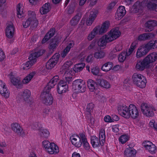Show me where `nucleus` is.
I'll use <instances>...</instances> for the list:
<instances>
[{
	"label": "nucleus",
	"instance_id": "1",
	"mask_svg": "<svg viewBox=\"0 0 157 157\" xmlns=\"http://www.w3.org/2000/svg\"><path fill=\"white\" fill-rule=\"evenodd\" d=\"M119 113L123 117L133 119H138L140 116V112L137 108L133 104H130L128 107L125 105H120L118 108Z\"/></svg>",
	"mask_w": 157,
	"mask_h": 157
},
{
	"label": "nucleus",
	"instance_id": "2",
	"mask_svg": "<svg viewBox=\"0 0 157 157\" xmlns=\"http://www.w3.org/2000/svg\"><path fill=\"white\" fill-rule=\"evenodd\" d=\"M42 145L45 151L50 154H57L59 152V147L53 142H50L48 140H45L42 142Z\"/></svg>",
	"mask_w": 157,
	"mask_h": 157
},
{
	"label": "nucleus",
	"instance_id": "3",
	"mask_svg": "<svg viewBox=\"0 0 157 157\" xmlns=\"http://www.w3.org/2000/svg\"><path fill=\"white\" fill-rule=\"evenodd\" d=\"M72 90L77 93L85 92L86 90L85 82L81 79L75 80L73 82Z\"/></svg>",
	"mask_w": 157,
	"mask_h": 157
},
{
	"label": "nucleus",
	"instance_id": "4",
	"mask_svg": "<svg viewBox=\"0 0 157 157\" xmlns=\"http://www.w3.org/2000/svg\"><path fill=\"white\" fill-rule=\"evenodd\" d=\"M132 78L133 83L136 86L141 88H144L146 86L147 80L143 75L135 73L132 75Z\"/></svg>",
	"mask_w": 157,
	"mask_h": 157
},
{
	"label": "nucleus",
	"instance_id": "5",
	"mask_svg": "<svg viewBox=\"0 0 157 157\" xmlns=\"http://www.w3.org/2000/svg\"><path fill=\"white\" fill-rule=\"evenodd\" d=\"M140 107L143 114L149 117L153 116L154 115V112L156 110L153 106L145 103H142Z\"/></svg>",
	"mask_w": 157,
	"mask_h": 157
},
{
	"label": "nucleus",
	"instance_id": "6",
	"mask_svg": "<svg viewBox=\"0 0 157 157\" xmlns=\"http://www.w3.org/2000/svg\"><path fill=\"white\" fill-rule=\"evenodd\" d=\"M111 42L120 37L121 33L118 27L112 29L106 34Z\"/></svg>",
	"mask_w": 157,
	"mask_h": 157
},
{
	"label": "nucleus",
	"instance_id": "7",
	"mask_svg": "<svg viewBox=\"0 0 157 157\" xmlns=\"http://www.w3.org/2000/svg\"><path fill=\"white\" fill-rule=\"evenodd\" d=\"M60 57L59 53H56L48 61L46 64V67L48 69L53 68L59 60Z\"/></svg>",
	"mask_w": 157,
	"mask_h": 157
},
{
	"label": "nucleus",
	"instance_id": "8",
	"mask_svg": "<svg viewBox=\"0 0 157 157\" xmlns=\"http://www.w3.org/2000/svg\"><path fill=\"white\" fill-rule=\"evenodd\" d=\"M41 96L43 98V102L44 104L47 105H50L52 104L53 98L51 95L49 94V92H47V91H44V90Z\"/></svg>",
	"mask_w": 157,
	"mask_h": 157
},
{
	"label": "nucleus",
	"instance_id": "9",
	"mask_svg": "<svg viewBox=\"0 0 157 157\" xmlns=\"http://www.w3.org/2000/svg\"><path fill=\"white\" fill-rule=\"evenodd\" d=\"M81 135H84L83 133H80L78 135H74L70 137L71 141L72 144L75 147H79L82 145V139L80 138Z\"/></svg>",
	"mask_w": 157,
	"mask_h": 157
},
{
	"label": "nucleus",
	"instance_id": "10",
	"mask_svg": "<svg viewBox=\"0 0 157 157\" xmlns=\"http://www.w3.org/2000/svg\"><path fill=\"white\" fill-rule=\"evenodd\" d=\"M143 145L145 149L151 154L155 153L157 150L156 146L153 143L149 141H145L143 143Z\"/></svg>",
	"mask_w": 157,
	"mask_h": 157
},
{
	"label": "nucleus",
	"instance_id": "11",
	"mask_svg": "<svg viewBox=\"0 0 157 157\" xmlns=\"http://www.w3.org/2000/svg\"><path fill=\"white\" fill-rule=\"evenodd\" d=\"M0 94L6 98H8L10 96V92L6 87L5 83L0 80Z\"/></svg>",
	"mask_w": 157,
	"mask_h": 157
},
{
	"label": "nucleus",
	"instance_id": "12",
	"mask_svg": "<svg viewBox=\"0 0 157 157\" xmlns=\"http://www.w3.org/2000/svg\"><path fill=\"white\" fill-rule=\"evenodd\" d=\"M15 31V28L12 23H10L8 24L5 29L6 36L9 39L12 38L14 35Z\"/></svg>",
	"mask_w": 157,
	"mask_h": 157
},
{
	"label": "nucleus",
	"instance_id": "13",
	"mask_svg": "<svg viewBox=\"0 0 157 157\" xmlns=\"http://www.w3.org/2000/svg\"><path fill=\"white\" fill-rule=\"evenodd\" d=\"M147 49L144 44L140 46L137 50L136 56L137 58H140L146 55L148 52Z\"/></svg>",
	"mask_w": 157,
	"mask_h": 157
},
{
	"label": "nucleus",
	"instance_id": "14",
	"mask_svg": "<svg viewBox=\"0 0 157 157\" xmlns=\"http://www.w3.org/2000/svg\"><path fill=\"white\" fill-rule=\"evenodd\" d=\"M110 25L109 21H107L104 22L100 27L98 26L95 27L98 31V33L99 35L102 34L106 33L108 30Z\"/></svg>",
	"mask_w": 157,
	"mask_h": 157
},
{
	"label": "nucleus",
	"instance_id": "15",
	"mask_svg": "<svg viewBox=\"0 0 157 157\" xmlns=\"http://www.w3.org/2000/svg\"><path fill=\"white\" fill-rule=\"evenodd\" d=\"M110 25L109 21H107L104 22L100 27L98 26L95 27L98 31V33L99 35L102 34L106 33L108 30Z\"/></svg>",
	"mask_w": 157,
	"mask_h": 157
},
{
	"label": "nucleus",
	"instance_id": "16",
	"mask_svg": "<svg viewBox=\"0 0 157 157\" xmlns=\"http://www.w3.org/2000/svg\"><path fill=\"white\" fill-rule=\"evenodd\" d=\"M58 80V76L57 75L54 76L50 80L47 85L44 88V91H47L48 92H49L51 88L54 87Z\"/></svg>",
	"mask_w": 157,
	"mask_h": 157
},
{
	"label": "nucleus",
	"instance_id": "17",
	"mask_svg": "<svg viewBox=\"0 0 157 157\" xmlns=\"http://www.w3.org/2000/svg\"><path fill=\"white\" fill-rule=\"evenodd\" d=\"M144 2L147 9L157 12V0H145Z\"/></svg>",
	"mask_w": 157,
	"mask_h": 157
},
{
	"label": "nucleus",
	"instance_id": "18",
	"mask_svg": "<svg viewBox=\"0 0 157 157\" xmlns=\"http://www.w3.org/2000/svg\"><path fill=\"white\" fill-rule=\"evenodd\" d=\"M67 88L68 85L65 81L60 80L57 86L58 93L59 94L64 93L67 91Z\"/></svg>",
	"mask_w": 157,
	"mask_h": 157
},
{
	"label": "nucleus",
	"instance_id": "19",
	"mask_svg": "<svg viewBox=\"0 0 157 157\" xmlns=\"http://www.w3.org/2000/svg\"><path fill=\"white\" fill-rule=\"evenodd\" d=\"M98 11L95 10H93L90 13V15L86 21V24L88 26L91 25L96 17Z\"/></svg>",
	"mask_w": 157,
	"mask_h": 157
},
{
	"label": "nucleus",
	"instance_id": "20",
	"mask_svg": "<svg viewBox=\"0 0 157 157\" xmlns=\"http://www.w3.org/2000/svg\"><path fill=\"white\" fill-rule=\"evenodd\" d=\"M149 65L147 62L145 58L142 61H137L136 65V68L137 70L139 71H143L145 68L149 67Z\"/></svg>",
	"mask_w": 157,
	"mask_h": 157
},
{
	"label": "nucleus",
	"instance_id": "21",
	"mask_svg": "<svg viewBox=\"0 0 157 157\" xmlns=\"http://www.w3.org/2000/svg\"><path fill=\"white\" fill-rule=\"evenodd\" d=\"M126 11L124 6H120L118 8L115 15V19L117 20L121 19L125 15Z\"/></svg>",
	"mask_w": 157,
	"mask_h": 157
},
{
	"label": "nucleus",
	"instance_id": "22",
	"mask_svg": "<svg viewBox=\"0 0 157 157\" xmlns=\"http://www.w3.org/2000/svg\"><path fill=\"white\" fill-rule=\"evenodd\" d=\"M145 0L142 1H137L134 4L133 8L135 13L138 12L139 10H142L144 7H146Z\"/></svg>",
	"mask_w": 157,
	"mask_h": 157
},
{
	"label": "nucleus",
	"instance_id": "23",
	"mask_svg": "<svg viewBox=\"0 0 157 157\" xmlns=\"http://www.w3.org/2000/svg\"><path fill=\"white\" fill-rule=\"evenodd\" d=\"M136 153V151L132 147L126 148L124 151L125 157H134Z\"/></svg>",
	"mask_w": 157,
	"mask_h": 157
},
{
	"label": "nucleus",
	"instance_id": "24",
	"mask_svg": "<svg viewBox=\"0 0 157 157\" xmlns=\"http://www.w3.org/2000/svg\"><path fill=\"white\" fill-rule=\"evenodd\" d=\"M145 26L148 29L146 32H150L153 30L154 27L157 26V21L155 20H150L145 23Z\"/></svg>",
	"mask_w": 157,
	"mask_h": 157
},
{
	"label": "nucleus",
	"instance_id": "25",
	"mask_svg": "<svg viewBox=\"0 0 157 157\" xmlns=\"http://www.w3.org/2000/svg\"><path fill=\"white\" fill-rule=\"evenodd\" d=\"M87 84L89 91L91 92H94L97 89V85L98 84L91 79L88 80Z\"/></svg>",
	"mask_w": 157,
	"mask_h": 157
},
{
	"label": "nucleus",
	"instance_id": "26",
	"mask_svg": "<svg viewBox=\"0 0 157 157\" xmlns=\"http://www.w3.org/2000/svg\"><path fill=\"white\" fill-rule=\"evenodd\" d=\"M144 58L150 65V64L155 62L157 59V52H153L150 53Z\"/></svg>",
	"mask_w": 157,
	"mask_h": 157
},
{
	"label": "nucleus",
	"instance_id": "27",
	"mask_svg": "<svg viewBox=\"0 0 157 157\" xmlns=\"http://www.w3.org/2000/svg\"><path fill=\"white\" fill-rule=\"evenodd\" d=\"M107 35L105 34L99 40L98 44V46L103 47L106 46L107 43L111 42L110 40L109 39Z\"/></svg>",
	"mask_w": 157,
	"mask_h": 157
},
{
	"label": "nucleus",
	"instance_id": "28",
	"mask_svg": "<svg viewBox=\"0 0 157 157\" xmlns=\"http://www.w3.org/2000/svg\"><path fill=\"white\" fill-rule=\"evenodd\" d=\"M155 36V34L153 33H144L140 35L138 37V39L140 41H144L153 38Z\"/></svg>",
	"mask_w": 157,
	"mask_h": 157
},
{
	"label": "nucleus",
	"instance_id": "29",
	"mask_svg": "<svg viewBox=\"0 0 157 157\" xmlns=\"http://www.w3.org/2000/svg\"><path fill=\"white\" fill-rule=\"evenodd\" d=\"M72 61H69L66 62L60 68V71L62 73L70 72V67L72 65Z\"/></svg>",
	"mask_w": 157,
	"mask_h": 157
},
{
	"label": "nucleus",
	"instance_id": "30",
	"mask_svg": "<svg viewBox=\"0 0 157 157\" xmlns=\"http://www.w3.org/2000/svg\"><path fill=\"white\" fill-rule=\"evenodd\" d=\"M31 95V92L28 90L26 89L23 91L21 94V98L26 103H29V98Z\"/></svg>",
	"mask_w": 157,
	"mask_h": 157
},
{
	"label": "nucleus",
	"instance_id": "31",
	"mask_svg": "<svg viewBox=\"0 0 157 157\" xmlns=\"http://www.w3.org/2000/svg\"><path fill=\"white\" fill-rule=\"evenodd\" d=\"M8 76L9 78L10 82L13 85L17 87L20 85L21 82L20 79L15 78L12 73H10L8 75Z\"/></svg>",
	"mask_w": 157,
	"mask_h": 157
},
{
	"label": "nucleus",
	"instance_id": "32",
	"mask_svg": "<svg viewBox=\"0 0 157 157\" xmlns=\"http://www.w3.org/2000/svg\"><path fill=\"white\" fill-rule=\"evenodd\" d=\"M12 130L16 133L21 135L22 131V129L20 125L17 123H13L11 125Z\"/></svg>",
	"mask_w": 157,
	"mask_h": 157
},
{
	"label": "nucleus",
	"instance_id": "33",
	"mask_svg": "<svg viewBox=\"0 0 157 157\" xmlns=\"http://www.w3.org/2000/svg\"><path fill=\"white\" fill-rule=\"evenodd\" d=\"M51 6L49 3H46L40 8V12L42 14L47 13L51 9Z\"/></svg>",
	"mask_w": 157,
	"mask_h": 157
},
{
	"label": "nucleus",
	"instance_id": "34",
	"mask_svg": "<svg viewBox=\"0 0 157 157\" xmlns=\"http://www.w3.org/2000/svg\"><path fill=\"white\" fill-rule=\"evenodd\" d=\"M45 52L44 50H40L37 52L33 53L30 55L29 57V60H35V63L36 62V58L42 55Z\"/></svg>",
	"mask_w": 157,
	"mask_h": 157
},
{
	"label": "nucleus",
	"instance_id": "35",
	"mask_svg": "<svg viewBox=\"0 0 157 157\" xmlns=\"http://www.w3.org/2000/svg\"><path fill=\"white\" fill-rule=\"evenodd\" d=\"M80 138L82 139V144L84 148L86 150H88L90 147V145L87 141L86 135H81Z\"/></svg>",
	"mask_w": 157,
	"mask_h": 157
},
{
	"label": "nucleus",
	"instance_id": "36",
	"mask_svg": "<svg viewBox=\"0 0 157 157\" xmlns=\"http://www.w3.org/2000/svg\"><path fill=\"white\" fill-rule=\"evenodd\" d=\"M91 143L94 147H96L101 145V142L100 139L95 136L91 137Z\"/></svg>",
	"mask_w": 157,
	"mask_h": 157
},
{
	"label": "nucleus",
	"instance_id": "37",
	"mask_svg": "<svg viewBox=\"0 0 157 157\" xmlns=\"http://www.w3.org/2000/svg\"><path fill=\"white\" fill-rule=\"evenodd\" d=\"M35 60H29L25 63H24L21 66V69L24 70H27L29 69L31 66L35 63Z\"/></svg>",
	"mask_w": 157,
	"mask_h": 157
},
{
	"label": "nucleus",
	"instance_id": "38",
	"mask_svg": "<svg viewBox=\"0 0 157 157\" xmlns=\"http://www.w3.org/2000/svg\"><path fill=\"white\" fill-rule=\"evenodd\" d=\"M97 83L101 86L105 88H109L110 87V83L107 81L103 79L98 80Z\"/></svg>",
	"mask_w": 157,
	"mask_h": 157
},
{
	"label": "nucleus",
	"instance_id": "39",
	"mask_svg": "<svg viewBox=\"0 0 157 157\" xmlns=\"http://www.w3.org/2000/svg\"><path fill=\"white\" fill-rule=\"evenodd\" d=\"M36 74L35 71H33L30 73L26 76L22 80V83L24 84L28 83Z\"/></svg>",
	"mask_w": 157,
	"mask_h": 157
},
{
	"label": "nucleus",
	"instance_id": "40",
	"mask_svg": "<svg viewBox=\"0 0 157 157\" xmlns=\"http://www.w3.org/2000/svg\"><path fill=\"white\" fill-rule=\"evenodd\" d=\"M105 130L103 128L101 129L99 133V139L101 141V145H103L105 142Z\"/></svg>",
	"mask_w": 157,
	"mask_h": 157
},
{
	"label": "nucleus",
	"instance_id": "41",
	"mask_svg": "<svg viewBox=\"0 0 157 157\" xmlns=\"http://www.w3.org/2000/svg\"><path fill=\"white\" fill-rule=\"evenodd\" d=\"M85 65V63H83L77 64L74 66L73 70L75 72H79L83 69Z\"/></svg>",
	"mask_w": 157,
	"mask_h": 157
},
{
	"label": "nucleus",
	"instance_id": "42",
	"mask_svg": "<svg viewBox=\"0 0 157 157\" xmlns=\"http://www.w3.org/2000/svg\"><path fill=\"white\" fill-rule=\"evenodd\" d=\"M36 22V21L30 19V18H28L23 21L22 25L24 28H26L30 25L33 24Z\"/></svg>",
	"mask_w": 157,
	"mask_h": 157
},
{
	"label": "nucleus",
	"instance_id": "43",
	"mask_svg": "<svg viewBox=\"0 0 157 157\" xmlns=\"http://www.w3.org/2000/svg\"><path fill=\"white\" fill-rule=\"evenodd\" d=\"M112 67V63L110 62H107L102 66L101 69L103 71L107 72L110 71Z\"/></svg>",
	"mask_w": 157,
	"mask_h": 157
},
{
	"label": "nucleus",
	"instance_id": "44",
	"mask_svg": "<svg viewBox=\"0 0 157 157\" xmlns=\"http://www.w3.org/2000/svg\"><path fill=\"white\" fill-rule=\"evenodd\" d=\"M64 76L65 78L64 81H65V82L69 83L72 81V75L71 72L65 73L64 74Z\"/></svg>",
	"mask_w": 157,
	"mask_h": 157
},
{
	"label": "nucleus",
	"instance_id": "45",
	"mask_svg": "<svg viewBox=\"0 0 157 157\" xmlns=\"http://www.w3.org/2000/svg\"><path fill=\"white\" fill-rule=\"evenodd\" d=\"M98 31L95 27L88 35L87 37L88 40L90 41L93 39L96 35L98 34Z\"/></svg>",
	"mask_w": 157,
	"mask_h": 157
},
{
	"label": "nucleus",
	"instance_id": "46",
	"mask_svg": "<svg viewBox=\"0 0 157 157\" xmlns=\"http://www.w3.org/2000/svg\"><path fill=\"white\" fill-rule=\"evenodd\" d=\"M39 133L40 136L44 138H47L50 135L49 132L46 129H40Z\"/></svg>",
	"mask_w": 157,
	"mask_h": 157
},
{
	"label": "nucleus",
	"instance_id": "47",
	"mask_svg": "<svg viewBox=\"0 0 157 157\" xmlns=\"http://www.w3.org/2000/svg\"><path fill=\"white\" fill-rule=\"evenodd\" d=\"M81 17L78 14H77L75 17L72 18L70 21V23L72 26H75L77 25Z\"/></svg>",
	"mask_w": 157,
	"mask_h": 157
},
{
	"label": "nucleus",
	"instance_id": "48",
	"mask_svg": "<svg viewBox=\"0 0 157 157\" xmlns=\"http://www.w3.org/2000/svg\"><path fill=\"white\" fill-rule=\"evenodd\" d=\"M22 6L21 3H19L17 7V15L18 18H21L23 16V12L22 9H21Z\"/></svg>",
	"mask_w": 157,
	"mask_h": 157
},
{
	"label": "nucleus",
	"instance_id": "49",
	"mask_svg": "<svg viewBox=\"0 0 157 157\" xmlns=\"http://www.w3.org/2000/svg\"><path fill=\"white\" fill-rule=\"evenodd\" d=\"M105 55L104 52L102 51H98L95 52L94 56V57L97 59H100L103 58Z\"/></svg>",
	"mask_w": 157,
	"mask_h": 157
},
{
	"label": "nucleus",
	"instance_id": "50",
	"mask_svg": "<svg viewBox=\"0 0 157 157\" xmlns=\"http://www.w3.org/2000/svg\"><path fill=\"white\" fill-rule=\"evenodd\" d=\"M144 45L147 49H148V51L151 49L155 48L154 40H151L147 43L144 44Z\"/></svg>",
	"mask_w": 157,
	"mask_h": 157
},
{
	"label": "nucleus",
	"instance_id": "51",
	"mask_svg": "<svg viewBox=\"0 0 157 157\" xmlns=\"http://www.w3.org/2000/svg\"><path fill=\"white\" fill-rule=\"evenodd\" d=\"M136 44L134 42H133L131 44L128 50L126 52H125V53L126 54V55H127L128 57L132 54L133 51L136 48Z\"/></svg>",
	"mask_w": 157,
	"mask_h": 157
},
{
	"label": "nucleus",
	"instance_id": "52",
	"mask_svg": "<svg viewBox=\"0 0 157 157\" xmlns=\"http://www.w3.org/2000/svg\"><path fill=\"white\" fill-rule=\"evenodd\" d=\"M129 140V137L127 135H121L119 138L120 143L123 144L125 143Z\"/></svg>",
	"mask_w": 157,
	"mask_h": 157
},
{
	"label": "nucleus",
	"instance_id": "53",
	"mask_svg": "<svg viewBox=\"0 0 157 157\" xmlns=\"http://www.w3.org/2000/svg\"><path fill=\"white\" fill-rule=\"evenodd\" d=\"M128 57V56L126 55L125 52H122L119 55L118 57V61L120 62H123Z\"/></svg>",
	"mask_w": 157,
	"mask_h": 157
},
{
	"label": "nucleus",
	"instance_id": "54",
	"mask_svg": "<svg viewBox=\"0 0 157 157\" xmlns=\"http://www.w3.org/2000/svg\"><path fill=\"white\" fill-rule=\"evenodd\" d=\"M28 17L35 21H36V14L35 13L34 11H29L28 12Z\"/></svg>",
	"mask_w": 157,
	"mask_h": 157
},
{
	"label": "nucleus",
	"instance_id": "55",
	"mask_svg": "<svg viewBox=\"0 0 157 157\" xmlns=\"http://www.w3.org/2000/svg\"><path fill=\"white\" fill-rule=\"evenodd\" d=\"M94 107V105L93 103H90L89 104L87 105L86 108V112H88L90 114V113L93 111Z\"/></svg>",
	"mask_w": 157,
	"mask_h": 157
},
{
	"label": "nucleus",
	"instance_id": "56",
	"mask_svg": "<svg viewBox=\"0 0 157 157\" xmlns=\"http://www.w3.org/2000/svg\"><path fill=\"white\" fill-rule=\"evenodd\" d=\"M57 46V42L53 41L50 43L49 48L50 49L53 50Z\"/></svg>",
	"mask_w": 157,
	"mask_h": 157
},
{
	"label": "nucleus",
	"instance_id": "57",
	"mask_svg": "<svg viewBox=\"0 0 157 157\" xmlns=\"http://www.w3.org/2000/svg\"><path fill=\"white\" fill-rule=\"evenodd\" d=\"M91 72L92 74L95 75H98L99 72V68L97 67H94L92 69Z\"/></svg>",
	"mask_w": 157,
	"mask_h": 157
},
{
	"label": "nucleus",
	"instance_id": "58",
	"mask_svg": "<svg viewBox=\"0 0 157 157\" xmlns=\"http://www.w3.org/2000/svg\"><path fill=\"white\" fill-rule=\"evenodd\" d=\"M122 49V45L121 44H117L115 47V49L113 50L114 52H118L121 51Z\"/></svg>",
	"mask_w": 157,
	"mask_h": 157
},
{
	"label": "nucleus",
	"instance_id": "59",
	"mask_svg": "<svg viewBox=\"0 0 157 157\" xmlns=\"http://www.w3.org/2000/svg\"><path fill=\"white\" fill-rule=\"evenodd\" d=\"M5 58V54L2 50L0 49V61H2Z\"/></svg>",
	"mask_w": 157,
	"mask_h": 157
},
{
	"label": "nucleus",
	"instance_id": "60",
	"mask_svg": "<svg viewBox=\"0 0 157 157\" xmlns=\"http://www.w3.org/2000/svg\"><path fill=\"white\" fill-rule=\"evenodd\" d=\"M51 38V36H49V35L47 33L45 36H44V39H43L42 41V44L44 43L47 41L48 40H49L50 38Z\"/></svg>",
	"mask_w": 157,
	"mask_h": 157
},
{
	"label": "nucleus",
	"instance_id": "61",
	"mask_svg": "<svg viewBox=\"0 0 157 157\" xmlns=\"http://www.w3.org/2000/svg\"><path fill=\"white\" fill-rule=\"evenodd\" d=\"M104 120L106 122H111L113 121L111 117L109 115L105 116L104 117Z\"/></svg>",
	"mask_w": 157,
	"mask_h": 157
},
{
	"label": "nucleus",
	"instance_id": "62",
	"mask_svg": "<svg viewBox=\"0 0 157 157\" xmlns=\"http://www.w3.org/2000/svg\"><path fill=\"white\" fill-rule=\"evenodd\" d=\"M74 45L73 41H70L68 43V44L66 48H67V49L70 51V49Z\"/></svg>",
	"mask_w": 157,
	"mask_h": 157
},
{
	"label": "nucleus",
	"instance_id": "63",
	"mask_svg": "<svg viewBox=\"0 0 157 157\" xmlns=\"http://www.w3.org/2000/svg\"><path fill=\"white\" fill-rule=\"evenodd\" d=\"M112 131L115 132H118L119 131V125H114L112 126Z\"/></svg>",
	"mask_w": 157,
	"mask_h": 157
},
{
	"label": "nucleus",
	"instance_id": "64",
	"mask_svg": "<svg viewBox=\"0 0 157 157\" xmlns=\"http://www.w3.org/2000/svg\"><path fill=\"white\" fill-rule=\"evenodd\" d=\"M67 49V48H65L64 50L62 53L61 54V56L63 58H64L66 56L67 54L69 51Z\"/></svg>",
	"mask_w": 157,
	"mask_h": 157
}]
</instances>
